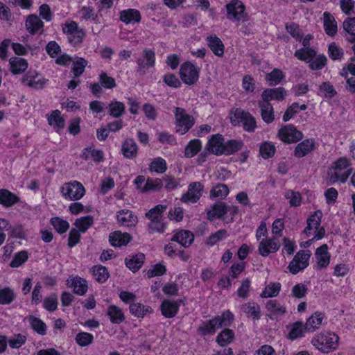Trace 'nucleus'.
I'll list each match as a JSON object with an SVG mask.
<instances>
[{"instance_id": "nucleus-1", "label": "nucleus", "mask_w": 355, "mask_h": 355, "mask_svg": "<svg viewBox=\"0 0 355 355\" xmlns=\"http://www.w3.org/2000/svg\"><path fill=\"white\" fill-rule=\"evenodd\" d=\"M233 320L234 315L230 311H225L221 315L203 322L198 327V332L202 336L214 334L217 329L230 326Z\"/></svg>"}, {"instance_id": "nucleus-2", "label": "nucleus", "mask_w": 355, "mask_h": 355, "mask_svg": "<svg viewBox=\"0 0 355 355\" xmlns=\"http://www.w3.org/2000/svg\"><path fill=\"white\" fill-rule=\"evenodd\" d=\"M352 173L350 162L346 157H340L329 168L327 175L329 182L334 184L338 181L345 183Z\"/></svg>"}, {"instance_id": "nucleus-3", "label": "nucleus", "mask_w": 355, "mask_h": 355, "mask_svg": "<svg viewBox=\"0 0 355 355\" xmlns=\"http://www.w3.org/2000/svg\"><path fill=\"white\" fill-rule=\"evenodd\" d=\"M339 337L331 332H322L315 335L311 343L318 350L323 353H329L336 349L338 346Z\"/></svg>"}, {"instance_id": "nucleus-4", "label": "nucleus", "mask_w": 355, "mask_h": 355, "mask_svg": "<svg viewBox=\"0 0 355 355\" xmlns=\"http://www.w3.org/2000/svg\"><path fill=\"white\" fill-rule=\"evenodd\" d=\"M322 212L320 210L315 211L306 220L307 225L304 230V233L307 236L311 234V231L315 230V234L313 239L319 240L324 237L325 230L323 227H320Z\"/></svg>"}, {"instance_id": "nucleus-5", "label": "nucleus", "mask_w": 355, "mask_h": 355, "mask_svg": "<svg viewBox=\"0 0 355 355\" xmlns=\"http://www.w3.org/2000/svg\"><path fill=\"white\" fill-rule=\"evenodd\" d=\"M60 191L62 196L69 200H80L85 193L83 185L76 180L64 183L61 187Z\"/></svg>"}, {"instance_id": "nucleus-6", "label": "nucleus", "mask_w": 355, "mask_h": 355, "mask_svg": "<svg viewBox=\"0 0 355 355\" xmlns=\"http://www.w3.org/2000/svg\"><path fill=\"white\" fill-rule=\"evenodd\" d=\"M227 18L231 21L248 20V14L245 12V7L239 0H232L226 5Z\"/></svg>"}, {"instance_id": "nucleus-7", "label": "nucleus", "mask_w": 355, "mask_h": 355, "mask_svg": "<svg viewBox=\"0 0 355 355\" xmlns=\"http://www.w3.org/2000/svg\"><path fill=\"white\" fill-rule=\"evenodd\" d=\"M232 123L234 125L241 123L243 129L250 132H254L257 128L255 118L250 112L241 109L236 110Z\"/></svg>"}, {"instance_id": "nucleus-8", "label": "nucleus", "mask_w": 355, "mask_h": 355, "mask_svg": "<svg viewBox=\"0 0 355 355\" xmlns=\"http://www.w3.org/2000/svg\"><path fill=\"white\" fill-rule=\"evenodd\" d=\"M200 68L190 62L182 64L180 69L181 80L186 85H192L197 83L199 78Z\"/></svg>"}, {"instance_id": "nucleus-9", "label": "nucleus", "mask_w": 355, "mask_h": 355, "mask_svg": "<svg viewBox=\"0 0 355 355\" xmlns=\"http://www.w3.org/2000/svg\"><path fill=\"white\" fill-rule=\"evenodd\" d=\"M175 116L176 119V131L180 135H184L193 125V118L187 114L184 109L175 107Z\"/></svg>"}, {"instance_id": "nucleus-10", "label": "nucleus", "mask_w": 355, "mask_h": 355, "mask_svg": "<svg viewBox=\"0 0 355 355\" xmlns=\"http://www.w3.org/2000/svg\"><path fill=\"white\" fill-rule=\"evenodd\" d=\"M311 254L310 250H300L297 252L288 265L289 271L295 275L305 269L309 266Z\"/></svg>"}, {"instance_id": "nucleus-11", "label": "nucleus", "mask_w": 355, "mask_h": 355, "mask_svg": "<svg viewBox=\"0 0 355 355\" xmlns=\"http://www.w3.org/2000/svg\"><path fill=\"white\" fill-rule=\"evenodd\" d=\"M137 72L141 75H145L150 68H153L155 64V53L154 51L145 49L140 58H137Z\"/></svg>"}, {"instance_id": "nucleus-12", "label": "nucleus", "mask_w": 355, "mask_h": 355, "mask_svg": "<svg viewBox=\"0 0 355 355\" xmlns=\"http://www.w3.org/2000/svg\"><path fill=\"white\" fill-rule=\"evenodd\" d=\"M279 139L286 143H295L301 140L303 137L302 133L297 130L293 125L283 126L278 132Z\"/></svg>"}, {"instance_id": "nucleus-13", "label": "nucleus", "mask_w": 355, "mask_h": 355, "mask_svg": "<svg viewBox=\"0 0 355 355\" xmlns=\"http://www.w3.org/2000/svg\"><path fill=\"white\" fill-rule=\"evenodd\" d=\"M48 80L45 79L35 71H28L21 78V83L28 87L42 89Z\"/></svg>"}, {"instance_id": "nucleus-14", "label": "nucleus", "mask_w": 355, "mask_h": 355, "mask_svg": "<svg viewBox=\"0 0 355 355\" xmlns=\"http://www.w3.org/2000/svg\"><path fill=\"white\" fill-rule=\"evenodd\" d=\"M204 187L200 182H191L188 187V191L180 198L185 203H196L202 196Z\"/></svg>"}, {"instance_id": "nucleus-15", "label": "nucleus", "mask_w": 355, "mask_h": 355, "mask_svg": "<svg viewBox=\"0 0 355 355\" xmlns=\"http://www.w3.org/2000/svg\"><path fill=\"white\" fill-rule=\"evenodd\" d=\"M281 245L277 238L263 239L259 245V252L263 257H267L271 252H277Z\"/></svg>"}, {"instance_id": "nucleus-16", "label": "nucleus", "mask_w": 355, "mask_h": 355, "mask_svg": "<svg viewBox=\"0 0 355 355\" xmlns=\"http://www.w3.org/2000/svg\"><path fill=\"white\" fill-rule=\"evenodd\" d=\"M225 148L224 138L220 134L212 135L207 144V149L211 153L220 155H223Z\"/></svg>"}, {"instance_id": "nucleus-17", "label": "nucleus", "mask_w": 355, "mask_h": 355, "mask_svg": "<svg viewBox=\"0 0 355 355\" xmlns=\"http://www.w3.org/2000/svg\"><path fill=\"white\" fill-rule=\"evenodd\" d=\"M67 285L73 288V293L78 295H84L88 288L87 281L80 277H70L67 280Z\"/></svg>"}, {"instance_id": "nucleus-18", "label": "nucleus", "mask_w": 355, "mask_h": 355, "mask_svg": "<svg viewBox=\"0 0 355 355\" xmlns=\"http://www.w3.org/2000/svg\"><path fill=\"white\" fill-rule=\"evenodd\" d=\"M26 28L28 33L31 35H35L37 33L40 34L43 33L44 23L35 15H30L27 17L26 20Z\"/></svg>"}, {"instance_id": "nucleus-19", "label": "nucleus", "mask_w": 355, "mask_h": 355, "mask_svg": "<svg viewBox=\"0 0 355 355\" xmlns=\"http://www.w3.org/2000/svg\"><path fill=\"white\" fill-rule=\"evenodd\" d=\"M286 94L285 89L281 87L275 89H266L262 92V101L270 103L272 100L283 101Z\"/></svg>"}, {"instance_id": "nucleus-20", "label": "nucleus", "mask_w": 355, "mask_h": 355, "mask_svg": "<svg viewBox=\"0 0 355 355\" xmlns=\"http://www.w3.org/2000/svg\"><path fill=\"white\" fill-rule=\"evenodd\" d=\"M315 256L317 259V267L319 269L328 266L330 262V254L328 252V245L327 244H323L318 248Z\"/></svg>"}, {"instance_id": "nucleus-21", "label": "nucleus", "mask_w": 355, "mask_h": 355, "mask_svg": "<svg viewBox=\"0 0 355 355\" xmlns=\"http://www.w3.org/2000/svg\"><path fill=\"white\" fill-rule=\"evenodd\" d=\"M266 308L270 313L271 319L284 315L286 312V308L282 305L277 300H270L266 303Z\"/></svg>"}, {"instance_id": "nucleus-22", "label": "nucleus", "mask_w": 355, "mask_h": 355, "mask_svg": "<svg viewBox=\"0 0 355 355\" xmlns=\"http://www.w3.org/2000/svg\"><path fill=\"white\" fill-rule=\"evenodd\" d=\"M194 240L193 233L189 230H181L177 232L171 238V241H175L182 246L187 248L191 245Z\"/></svg>"}, {"instance_id": "nucleus-23", "label": "nucleus", "mask_w": 355, "mask_h": 355, "mask_svg": "<svg viewBox=\"0 0 355 355\" xmlns=\"http://www.w3.org/2000/svg\"><path fill=\"white\" fill-rule=\"evenodd\" d=\"M227 214V204L224 202H218L211 207L207 211V219L213 220L216 218H222Z\"/></svg>"}, {"instance_id": "nucleus-24", "label": "nucleus", "mask_w": 355, "mask_h": 355, "mask_svg": "<svg viewBox=\"0 0 355 355\" xmlns=\"http://www.w3.org/2000/svg\"><path fill=\"white\" fill-rule=\"evenodd\" d=\"M116 218L119 223L126 227L135 226L137 223V216H134L132 211L128 209L118 211Z\"/></svg>"}, {"instance_id": "nucleus-25", "label": "nucleus", "mask_w": 355, "mask_h": 355, "mask_svg": "<svg viewBox=\"0 0 355 355\" xmlns=\"http://www.w3.org/2000/svg\"><path fill=\"white\" fill-rule=\"evenodd\" d=\"M179 306L178 302L164 300L160 306L162 314L167 318H173L177 314Z\"/></svg>"}, {"instance_id": "nucleus-26", "label": "nucleus", "mask_w": 355, "mask_h": 355, "mask_svg": "<svg viewBox=\"0 0 355 355\" xmlns=\"http://www.w3.org/2000/svg\"><path fill=\"white\" fill-rule=\"evenodd\" d=\"M145 260V255L143 253H137L134 255H130L125 259L126 266L132 272H136L140 269Z\"/></svg>"}, {"instance_id": "nucleus-27", "label": "nucleus", "mask_w": 355, "mask_h": 355, "mask_svg": "<svg viewBox=\"0 0 355 355\" xmlns=\"http://www.w3.org/2000/svg\"><path fill=\"white\" fill-rule=\"evenodd\" d=\"M119 17L121 21L126 24L130 23H139L141 21V14L138 10L127 9L120 12Z\"/></svg>"}, {"instance_id": "nucleus-28", "label": "nucleus", "mask_w": 355, "mask_h": 355, "mask_svg": "<svg viewBox=\"0 0 355 355\" xmlns=\"http://www.w3.org/2000/svg\"><path fill=\"white\" fill-rule=\"evenodd\" d=\"M261 110V116L263 121L269 124L275 120L274 110L272 105L268 102L262 101L258 102Z\"/></svg>"}, {"instance_id": "nucleus-29", "label": "nucleus", "mask_w": 355, "mask_h": 355, "mask_svg": "<svg viewBox=\"0 0 355 355\" xmlns=\"http://www.w3.org/2000/svg\"><path fill=\"white\" fill-rule=\"evenodd\" d=\"M314 146L315 141L313 139H305L297 145L294 155L297 157H303L311 152Z\"/></svg>"}, {"instance_id": "nucleus-30", "label": "nucleus", "mask_w": 355, "mask_h": 355, "mask_svg": "<svg viewBox=\"0 0 355 355\" xmlns=\"http://www.w3.org/2000/svg\"><path fill=\"white\" fill-rule=\"evenodd\" d=\"M109 241L112 246L121 247L127 245L130 242V236L128 233L116 231L110 234Z\"/></svg>"}, {"instance_id": "nucleus-31", "label": "nucleus", "mask_w": 355, "mask_h": 355, "mask_svg": "<svg viewBox=\"0 0 355 355\" xmlns=\"http://www.w3.org/2000/svg\"><path fill=\"white\" fill-rule=\"evenodd\" d=\"M137 145L132 139H126L122 144V153L127 158H135L137 155Z\"/></svg>"}, {"instance_id": "nucleus-32", "label": "nucleus", "mask_w": 355, "mask_h": 355, "mask_svg": "<svg viewBox=\"0 0 355 355\" xmlns=\"http://www.w3.org/2000/svg\"><path fill=\"white\" fill-rule=\"evenodd\" d=\"M207 45L213 53L219 57L224 54L225 46L221 40L217 36H209L207 37Z\"/></svg>"}, {"instance_id": "nucleus-33", "label": "nucleus", "mask_w": 355, "mask_h": 355, "mask_svg": "<svg viewBox=\"0 0 355 355\" xmlns=\"http://www.w3.org/2000/svg\"><path fill=\"white\" fill-rule=\"evenodd\" d=\"M324 28L325 33L330 36H334L337 33V23L334 17L329 12H325L323 14Z\"/></svg>"}, {"instance_id": "nucleus-34", "label": "nucleus", "mask_w": 355, "mask_h": 355, "mask_svg": "<svg viewBox=\"0 0 355 355\" xmlns=\"http://www.w3.org/2000/svg\"><path fill=\"white\" fill-rule=\"evenodd\" d=\"M11 72L14 74L23 73L28 68L27 61L21 58L13 57L9 60Z\"/></svg>"}, {"instance_id": "nucleus-35", "label": "nucleus", "mask_w": 355, "mask_h": 355, "mask_svg": "<svg viewBox=\"0 0 355 355\" xmlns=\"http://www.w3.org/2000/svg\"><path fill=\"white\" fill-rule=\"evenodd\" d=\"M19 200V198L10 191L5 189H0V205L9 207L17 203Z\"/></svg>"}, {"instance_id": "nucleus-36", "label": "nucleus", "mask_w": 355, "mask_h": 355, "mask_svg": "<svg viewBox=\"0 0 355 355\" xmlns=\"http://www.w3.org/2000/svg\"><path fill=\"white\" fill-rule=\"evenodd\" d=\"M31 327V328L38 334L44 336L46 333V325L40 318L34 315H28L26 318Z\"/></svg>"}, {"instance_id": "nucleus-37", "label": "nucleus", "mask_w": 355, "mask_h": 355, "mask_svg": "<svg viewBox=\"0 0 355 355\" xmlns=\"http://www.w3.org/2000/svg\"><path fill=\"white\" fill-rule=\"evenodd\" d=\"M242 311L248 318L258 320L260 318V307L255 302H248L242 305Z\"/></svg>"}, {"instance_id": "nucleus-38", "label": "nucleus", "mask_w": 355, "mask_h": 355, "mask_svg": "<svg viewBox=\"0 0 355 355\" xmlns=\"http://www.w3.org/2000/svg\"><path fill=\"white\" fill-rule=\"evenodd\" d=\"M316 55V51L311 48L302 47L294 53V56L298 60L309 63Z\"/></svg>"}, {"instance_id": "nucleus-39", "label": "nucleus", "mask_w": 355, "mask_h": 355, "mask_svg": "<svg viewBox=\"0 0 355 355\" xmlns=\"http://www.w3.org/2000/svg\"><path fill=\"white\" fill-rule=\"evenodd\" d=\"M80 157L85 160L93 159L96 162H101L103 159V153L101 150H95L92 148H86L80 154Z\"/></svg>"}, {"instance_id": "nucleus-40", "label": "nucleus", "mask_w": 355, "mask_h": 355, "mask_svg": "<svg viewBox=\"0 0 355 355\" xmlns=\"http://www.w3.org/2000/svg\"><path fill=\"white\" fill-rule=\"evenodd\" d=\"M47 120L48 123L57 130L62 129L64 127V119L62 117L61 112L58 110L52 111Z\"/></svg>"}, {"instance_id": "nucleus-41", "label": "nucleus", "mask_w": 355, "mask_h": 355, "mask_svg": "<svg viewBox=\"0 0 355 355\" xmlns=\"http://www.w3.org/2000/svg\"><path fill=\"white\" fill-rule=\"evenodd\" d=\"M343 28L347 32L346 39L355 43V17H349L343 22Z\"/></svg>"}, {"instance_id": "nucleus-42", "label": "nucleus", "mask_w": 355, "mask_h": 355, "mask_svg": "<svg viewBox=\"0 0 355 355\" xmlns=\"http://www.w3.org/2000/svg\"><path fill=\"white\" fill-rule=\"evenodd\" d=\"M107 315L112 323L120 324L125 320L122 310L115 305H110L107 309Z\"/></svg>"}, {"instance_id": "nucleus-43", "label": "nucleus", "mask_w": 355, "mask_h": 355, "mask_svg": "<svg viewBox=\"0 0 355 355\" xmlns=\"http://www.w3.org/2000/svg\"><path fill=\"white\" fill-rule=\"evenodd\" d=\"M281 290V284L279 282H270L264 288L260 296L262 298L273 297L278 295Z\"/></svg>"}, {"instance_id": "nucleus-44", "label": "nucleus", "mask_w": 355, "mask_h": 355, "mask_svg": "<svg viewBox=\"0 0 355 355\" xmlns=\"http://www.w3.org/2000/svg\"><path fill=\"white\" fill-rule=\"evenodd\" d=\"M166 209V205H157L146 213V217H147L150 221L161 220L162 219L163 213Z\"/></svg>"}, {"instance_id": "nucleus-45", "label": "nucleus", "mask_w": 355, "mask_h": 355, "mask_svg": "<svg viewBox=\"0 0 355 355\" xmlns=\"http://www.w3.org/2000/svg\"><path fill=\"white\" fill-rule=\"evenodd\" d=\"M323 317L321 313H315L309 317L306 324H304L305 330L309 331H314L315 329H318L320 325L322 323Z\"/></svg>"}, {"instance_id": "nucleus-46", "label": "nucleus", "mask_w": 355, "mask_h": 355, "mask_svg": "<svg viewBox=\"0 0 355 355\" xmlns=\"http://www.w3.org/2000/svg\"><path fill=\"white\" fill-rule=\"evenodd\" d=\"M234 338V333L232 329H225L216 337V342L221 347L230 344Z\"/></svg>"}, {"instance_id": "nucleus-47", "label": "nucleus", "mask_w": 355, "mask_h": 355, "mask_svg": "<svg viewBox=\"0 0 355 355\" xmlns=\"http://www.w3.org/2000/svg\"><path fill=\"white\" fill-rule=\"evenodd\" d=\"M130 313L136 317H144L147 313L152 312V309L141 303H132L130 306Z\"/></svg>"}, {"instance_id": "nucleus-48", "label": "nucleus", "mask_w": 355, "mask_h": 355, "mask_svg": "<svg viewBox=\"0 0 355 355\" xmlns=\"http://www.w3.org/2000/svg\"><path fill=\"white\" fill-rule=\"evenodd\" d=\"M163 187V180L160 178L151 179L148 178L144 187L141 189V192L145 193L149 191H158Z\"/></svg>"}, {"instance_id": "nucleus-49", "label": "nucleus", "mask_w": 355, "mask_h": 355, "mask_svg": "<svg viewBox=\"0 0 355 355\" xmlns=\"http://www.w3.org/2000/svg\"><path fill=\"white\" fill-rule=\"evenodd\" d=\"M201 142L195 139L189 141L184 149V155L187 157H194L201 150Z\"/></svg>"}, {"instance_id": "nucleus-50", "label": "nucleus", "mask_w": 355, "mask_h": 355, "mask_svg": "<svg viewBox=\"0 0 355 355\" xmlns=\"http://www.w3.org/2000/svg\"><path fill=\"white\" fill-rule=\"evenodd\" d=\"M149 170L159 174L164 173L167 170L166 162L162 157L155 158L149 166Z\"/></svg>"}, {"instance_id": "nucleus-51", "label": "nucleus", "mask_w": 355, "mask_h": 355, "mask_svg": "<svg viewBox=\"0 0 355 355\" xmlns=\"http://www.w3.org/2000/svg\"><path fill=\"white\" fill-rule=\"evenodd\" d=\"M243 144L241 141L231 139L225 143L224 155L233 154L242 148Z\"/></svg>"}, {"instance_id": "nucleus-52", "label": "nucleus", "mask_w": 355, "mask_h": 355, "mask_svg": "<svg viewBox=\"0 0 355 355\" xmlns=\"http://www.w3.org/2000/svg\"><path fill=\"white\" fill-rule=\"evenodd\" d=\"M15 297L16 295L12 289L8 287L0 289V304H9Z\"/></svg>"}, {"instance_id": "nucleus-53", "label": "nucleus", "mask_w": 355, "mask_h": 355, "mask_svg": "<svg viewBox=\"0 0 355 355\" xmlns=\"http://www.w3.org/2000/svg\"><path fill=\"white\" fill-rule=\"evenodd\" d=\"M229 193V189L225 184H218L210 191V197L224 199Z\"/></svg>"}, {"instance_id": "nucleus-54", "label": "nucleus", "mask_w": 355, "mask_h": 355, "mask_svg": "<svg viewBox=\"0 0 355 355\" xmlns=\"http://www.w3.org/2000/svg\"><path fill=\"white\" fill-rule=\"evenodd\" d=\"M304 330V325L302 322H295L291 326V329L288 334V338L291 340L300 338L303 336Z\"/></svg>"}, {"instance_id": "nucleus-55", "label": "nucleus", "mask_w": 355, "mask_h": 355, "mask_svg": "<svg viewBox=\"0 0 355 355\" xmlns=\"http://www.w3.org/2000/svg\"><path fill=\"white\" fill-rule=\"evenodd\" d=\"M125 112V105L119 101H112L109 104V114L113 117L119 118Z\"/></svg>"}, {"instance_id": "nucleus-56", "label": "nucleus", "mask_w": 355, "mask_h": 355, "mask_svg": "<svg viewBox=\"0 0 355 355\" xmlns=\"http://www.w3.org/2000/svg\"><path fill=\"white\" fill-rule=\"evenodd\" d=\"M51 224L59 234L66 232L69 228V223L60 217H55L51 219Z\"/></svg>"}, {"instance_id": "nucleus-57", "label": "nucleus", "mask_w": 355, "mask_h": 355, "mask_svg": "<svg viewBox=\"0 0 355 355\" xmlns=\"http://www.w3.org/2000/svg\"><path fill=\"white\" fill-rule=\"evenodd\" d=\"M92 272L98 282H104L109 277V273L107 268L103 266H95L92 268Z\"/></svg>"}, {"instance_id": "nucleus-58", "label": "nucleus", "mask_w": 355, "mask_h": 355, "mask_svg": "<svg viewBox=\"0 0 355 355\" xmlns=\"http://www.w3.org/2000/svg\"><path fill=\"white\" fill-rule=\"evenodd\" d=\"M284 77V76L281 70L275 69L266 75V79L270 85L275 86L278 85Z\"/></svg>"}, {"instance_id": "nucleus-59", "label": "nucleus", "mask_w": 355, "mask_h": 355, "mask_svg": "<svg viewBox=\"0 0 355 355\" xmlns=\"http://www.w3.org/2000/svg\"><path fill=\"white\" fill-rule=\"evenodd\" d=\"M93 222V217L91 216H87L76 220L75 225L78 229V231L85 232L89 227L92 226Z\"/></svg>"}, {"instance_id": "nucleus-60", "label": "nucleus", "mask_w": 355, "mask_h": 355, "mask_svg": "<svg viewBox=\"0 0 355 355\" xmlns=\"http://www.w3.org/2000/svg\"><path fill=\"white\" fill-rule=\"evenodd\" d=\"M227 236V232L226 230H220L215 233L211 234L206 240V245L213 246L218 241L223 240Z\"/></svg>"}, {"instance_id": "nucleus-61", "label": "nucleus", "mask_w": 355, "mask_h": 355, "mask_svg": "<svg viewBox=\"0 0 355 355\" xmlns=\"http://www.w3.org/2000/svg\"><path fill=\"white\" fill-rule=\"evenodd\" d=\"M77 344L81 347L88 346L94 341V336L87 332H80L75 338Z\"/></svg>"}, {"instance_id": "nucleus-62", "label": "nucleus", "mask_w": 355, "mask_h": 355, "mask_svg": "<svg viewBox=\"0 0 355 355\" xmlns=\"http://www.w3.org/2000/svg\"><path fill=\"white\" fill-rule=\"evenodd\" d=\"M87 64V61L83 58H78L76 61H74L71 69L74 76L79 77L81 76L83 73Z\"/></svg>"}, {"instance_id": "nucleus-63", "label": "nucleus", "mask_w": 355, "mask_h": 355, "mask_svg": "<svg viewBox=\"0 0 355 355\" xmlns=\"http://www.w3.org/2000/svg\"><path fill=\"white\" fill-rule=\"evenodd\" d=\"M285 198L289 200V205L291 207H298L302 202L301 194L293 190H288L285 193Z\"/></svg>"}, {"instance_id": "nucleus-64", "label": "nucleus", "mask_w": 355, "mask_h": 355, "mask_svg": "<svg viewBox=\"0 0 355 355\" xmlns=\"http://www.w3.org/2000/svg\"><path fill=\"white\" fill-rule=\"evenodd\" d=\"M327 58L324 55H316L314 59L309 63V67L311 70H320L327 64Z\"/></svg>"}]
</instances>
